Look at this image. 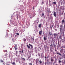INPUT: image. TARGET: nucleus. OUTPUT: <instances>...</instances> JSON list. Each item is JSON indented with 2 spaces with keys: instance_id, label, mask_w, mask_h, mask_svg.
<instances>
[{
  "instance_id": "f257e3e1",
  "label": "nucleus",
  "mask_w": 65,
  "mask_h": 65,
  "mask_svg": "<svg viewBox=\"0 0 65 65\" xmlns=\"http://www.w3.org/2000/svg\"><path fill=\"white\" fill-rule=\"evenodd\" d=\"M42 29L40 30L39 32V34L40 35H42Z\"/></svg>"
},
{
  "instance_id": "f03ea898",
  "label": "nucleus",
  "mask_w": 65,
  "mask_h": 65,
  "mask_svg": "<svg viewBox=\"0 0 65 65\" xmlns=\"http://www.w3.org/2000/svg\"><path fill=\"white\" fill-rule=\"evenodd\" d=\"M29 46H30L31 49H32V48H33V46L32 45H31V44H29Z\"/></svg>"
},
{
  "instance_id": "7ed1b4c3",
  "label": "nucleus",
  "mask_w": 65,
  "mask_h": 65,
  "mask_svg": "<svg viewBox=\"0 0 65 65\" xmlns=\"http://www.w3.org/2000/svg\"><path fill=\"white\" fill-rule=\"evenodd\" d=\"M54 36H58V34L54 33Z\"/></svg>"
},
{
  "instance_id": "20e7f679",
  "label": "nucleus",
  "mask_w": 65,
  "mask_h": 65,
  "mask_svg": "<svg viewBox=\"0 0 65 65\" xmlns=\"http://www.w3.org/2000/svg\"><path fill=\"white\" fill-rule=\"evenodd\" d=\"M53 58V57H52L51 59V62H53L54 61V59H52Z\"/></svg>"
},
{
  "instance_id": "39448f33",
  "label": "nucleus",
  "mask_w": 65,
  "mask_h": 65,
  "mask_svg": "<svg viewBox=\"0 0 65 65\" xmlns=\"http://www.w3.org/2000/svg\"><path fill=\"white\" fill-rule=\"evenodd\" d=\"M54 16L55 17H56V12H54Z\"/></svg>"
},
{
  "instance_id": "423d86ee",
  "label": "nucleus",
  "mask_w": 65,
  "mask_h": 65,
  "mask_svg": "<svg viewBox=\"0 0 65 65\" xmlns=\"http://www.w3.org/2000/svg\"><path fill=\"white\" fill-rule=\"evenodd\" d=\"M26 46H27L28 48L29 49H30V46H29L28 45H27Z\"/></svg>"
},
{
  "instance_id": "0eeeda50",
  "label": "nucleus",
  "mask_w": 65,
  "mask_h": 65,
  "mask_svg": "<svg viewBox=\"0 0 65 65\" xmlns=\"http://www.w3.org/2000/svg\"><path fill=\"white\" fill-rule=\"evenodd\" d=\"M56 54H57L58 55H60V56L62 55H61V54L59 53V52H57Z\"/></svg>"
},
{
  "instance_id": "6e6552de",
  "label": "nucleus",
  "mask_w": 65,
  "mask_h": 65,
  "mask_svg": "<svg viewBox=\"0 0 65 65\" xmlns=\"http://www.w3.org/2000/svg\"><path fill=\"white\" fill-rule=\"evenodd\" d=\"M41 24H39L38 26L39 28H41Z\"/></svg>"
},
{
  "instance_id": "1a4fd4ad",
  "label": "nucleus",
  "mask_w": 65,
  "mask_h": 65,
  "mask_svg": "<svg viewBox=\"0 0 65 65\" xmlns=\"http://www.w3.org/2000/svg\"><path fill=\"white\" fill-rule=\"evenodd\" d=\"M65 22V20H62V23H64Z\"/></svg>"
},
{
  "instance_id": "9d476101",
  "label": "nucleus",
  "mask_w": 65,
  "mask_h": 65,
  "mask_svg": "<svg viewBox=\"0 0 65 65\" xmlns=\"http://www.w3.org/2000/svg\"><path fill=\"white\" fill-rule=\"evenodd\" d=\"M46 39V37L44 36V40H45Z\"/></svg>"
},
{
  "instance_id": "9b49d317",
  "label": "nucleus",
  "mask_w": 65,
  "mask_h": 65,
  "mask_svg": "<svg viewBox=\"0 0 65 65\" xmlns=\"http://www.w3.org/2000/svg\"><path fill=\"white\" fill-rule=\"evenodd\" d=\"M3 51L4 52H7V50H4Z\"/></svg>"
},
{
  "instance_id": "f8f14e48",
  "label": "nucleus",
  "mask_w": 65,
  "mask_h": 65,
  "mask_svg": "<svg viewBox=\"0 0 65 65\" xmlns=\"http://www.w3.org/2000/svg\"><path fill=\"white\" fill-rule=\"evenodd\" d=\"M39 63L40 64H41V63H42V61H41V60H40L39 61Z\"/></svg>"
},
{
  "instance_id": "ddd939ff",
  "label": "nucleus",
  "mask_w": 65,
  "mask_h": 65,
  "mask_svg": "<svg viewBox=\"0 0 65 65\" xmlns=\"http://www.w3.org/2000/svg\"><path fill=\"white\" fill-rule=\"evenodd\" d=\"M14 48L15 49V51H16V50H17V47H14Z\"/></svg>"
},
{
  "instance_id": "4468645a",
  "label": "nucleus",
  "mask_w": 65,
  "mask_h": 65,
  "mask_svg": "<svg viewBox=\"0 0 65 65\" xmlns=\"http://www.w3.org/2000/svg\"><path fill=\"white\" fill-rule=\"evenodd\" d=\"M21 59H22V60H25V59L24 58L22 57H21Z\"/></svg>"
},
{
  "instance_id": "2eb2a0df",
  "label": "nucleus",
  "mask_w": 65,
  "mask_h": 65,
  "mask_svg": "<svg viewBox=\"0 0 65 65\" xmlns=\"http://www.w3.org/2000/svg\"><path fill=\"white\" fill-rule=\"evenodd\" d=\"M59 63H61L62 62V61L60 60H59Z\"/></svg>"
},
{
  "instance_id": "dca6fc26",
  "label": "nucleus",
  "mask_w": 65,
  "mask_h": 65,
  "mask_svg": "<svg viewBox=\"0 0 65 65\" xmlns=\"http://www.w3.org/2000/svg\"><path fill=\"white\" fill-rule=\"evenodd\" d=\"M23 39L24 40V41H26V39L24 38V39Z\"/></svg>"
},
{
  "instance_id": "f3484780",
  "label": "nucleus",
  "mask_w": 65,
  "mask_h": 65,
  "mask_svg": "<svg viewBox=\"0 0 65 65\" xmlns=\"http://www.w3.org/2000/svg\"><path fill=\"white\" fill-rule=\"evenodd\" d=\"M53 4H55V5H56V2H54Z\"/></svg>"
},
{
  "instance_id": "a211bd4d",
  "label": "nucleus",
  "mask_w": 65,
  "mask_h": 65,
  "mask_svg": "<svg viewBox=\"0 0 65 65\" xmlns=\"http://www.w3.org/2000/svg\"><path fill=\"white\" fill-rule=\"evenodd\" d=\"M15 63L14 62H13V63H12V64H13V65H15Z\"/></svg>"
},
{
  "instance_id": "6ab92c4d",
  "label": "nucleus",
  "mask_w": 65,
  "mask_h": 65,
  "mask_svg": "<svg viewBox=\"0 0 65 65\" xmlns=\"http://www.w3.org/2000/svg\"><path fill=\"white\" fill-rule=\"evenodd\" d=\"M15 45V47H17V44H14Z\"/></svg>"
},
{
  "instance_id": "aec40b11",
  "label": "nucleus",
  "mask_w": 65,
  "mask_h": 65,
  "mask_svg": "<svg viewBox=\"0 0 65 65\" xmlns=\"http://www.w3.org/2000/svg\"><path fill=\"white\" fill-rule=\"evenodd\" d=\"M59 38H60V39H61V36H59Z\"/></svg>"
},
{
  "instance_id": "412c9836",
  "label": "nucleus",
  "mask_w": 65,
  "mask_h": 65,
  "mask_svg": "<svg viewBox=\"0 0 65 65\" xmlns=\"http://www.w3.org/2000/svg\"><path fill=\"white\" fill-rule=\"evenodd\" d=\"M43 15H44V13H43L42 14V17L43 16Z\"/></svg>"
},
{
  "instance_id": "4be33fe9",
  "label": "nucleus",
  "mask_w": 65,
  "mask_h": 65,
  "mask_svg": "<svg viewBox=\"0 0 65 65\" xmlns=\"http://www.w3.org/2000/svg\"><path fill=\"white\" fill-rule=\"evenodd\" d=\"M16 34L17 35H19V33H17V34Z\"/></svg>"
},
{
  "instance_id": "5701e85b",
  "label": "nucleus",
  "mask_w": 65,
  "mask_h": 65,
  "mask_svg": "<svg viewBox=\"0 0 65 65\" xmlns=\"http://www.w3.org/2000/svg\"><path fill=\"white\" fill-rule=\"evenodd\" d=\"M1 62H3V60H1Z\"/></svg>"
},
{
  "instance_id": "b1692460",
  "label": "nucleus",
  "mask_w": 65,
  "mask_h": 65,
  "mask_svg": "<svg viewBox=\"0 0 65 65\" xmlns=\"http://www.w3.org/2000/svg\"><path fill=\"white\" fill-rule=\"evenodd\" d=\"M60 31L61 32V31L62 30V29H61V28H60Z\"/></svg>"
},
{
  "instance_id": "393cba45",
  "label": "nucleus",
  "mask_w": 65,
  "mask_h": 65,
  "mask_svg": "<svg viewBox=\"0 0 65 65\" xmlns=\"http://www.w3.org/2000/svg\"><path fill=\"white\" fill-rule=\"evenodd\" d=\"M59 60H61V59H62V58H61L59 57Z\"/></svg>"
},
{
  "instance_id": "a878e982",
  "label": "nucleus",
  "mask_w": 65,
  "mask_h": 65,
  "mask_svg": "<svg viewBox=\"0 0 65 65\" xmlns=\"http://www.w3.org/2000/svg\"><path fill=\"white\" fill-rule=\"evenodd\" d=\"M51 35H53V34H52L51 33V34H50Z\"/></svg>"
},
{
  "instance_id": "bb28decb",
  "label": "nucleus",
  "mask_w": 65,
  "mask_h": 65,
  "mask_svg": "<svg viewBox=\"0 0 65 65\" xmlns=\"http://www.w3.org/2000/svg\"><path fill=\"white\" fill-rule=\"evenodd\" d=\"M18 52L17 51H16V54H17V55L18 54Z\"/></svg>"
},
{
  "instance_id": "cd10ccee",
  "label": "nucleus",
  "mask_w": 65,
  "mask_h": 65,
  "mask_svg": "<svg viewBox=\"0 0 65 65\" xmlns=\"http://www.w3.org/2000/svg\"><path fill=\"white\" fill-rule=\"evenodd\" d=\"M62 50L61 49L60 51V52H62Z\"/></svg>"
},
{
  "instance_id": "c85d7f7f",
  "label": "nucleus",
  "mask_w": 65,
  "mask_h": 65,
  "mask_svg": "<svg viewBox=\"0 0 65 65\" xmlns=\"http://www.w3.org/2000/svg\"><path fill=\"white\" fill-rule=\"evenodd\" d=\"M29 65H32V63H29Z\"/></svg>"
},
{
  "instance_id": "c756f323",
  "label": "nucleus",
  "mask_w": 65,
  "mask_h": 65,
  "mask_svg": "<svg viewBox=\"0 0 65 65\" xmlns=\"http://www.w3.org/2000/svg\"><path fill=\"white\" fill-rule=\"evenodd\" d=\"M31 39H32V40H33V41H34V38H32Z\"/></svg>"
},
{
  "instance_id": "7c9ffc66",
  "label": "nucleus",
  "mask_w": 65,
  "mask_h": 65,
  "mask_svg": "<svg viewBox=\"0 0 65 65\" xmlns=\"http://www.w3.org/2000/svg\"><path fill=\"white\" fill-rule=\"evenodd\" d=\"M29 58H30V56H29L28 57V58L29 59Z\"/></svg>"
},
{
  "instance_id": "2f4dec72",
  "label": "nucleus",
  "mask_w": 65,
  "mask_h": 65,
  "mask_svg": "<svg viewBox=\"0 0 65 65\" xmlns=\"http://www.w3.org/2000/svg\"><path fill=\"white\" fill-rule=\"evenodd\" d=\"M22 53H23V50H22Z\"/></svg>"
},
{
  "instance_id": "473e14b6",
  "label": "nucleus",
  "mask_w": 65,
  "mask_h": 65,
  "mask_svg": "<svg viewBox=\"0 0 65 65\" xmlns=\"http://www.w3.org/2000/svg\"><path fill=\"white\" fill-rule=\"evenodd\" d=\"M34 7H33V9H34Z\"/></svg>"
},
{
  "instance_id": "72a5a7b5",
  "label": "nucleus",
  "mask_w": 65,
  "mask_h": 65,
  "mask_svg": "<svg viewBox=\"0 0 65 65\" xmlns=\"http://www.w3.org/2000/svg\"><path fill=\"white\" fill-rule=\"evenodd\" d=\"M64 27H65V24H64Z\"/></svg>"
},
{
  "instance_id": "f704fd0d",
  "label": "nucleus",
  "mask_w": 65,
  "mask_h": 65,
  "mask_svg": "<svg viewBox=\"0 0 65 65\" xmlns=\"http://www.w3.org/2000/svg\"><path fill=\"white\" fill-rule=\"evenodd\" d=\"M49 35H50V32H49Z\"/></svg>"
},
{
  "instance_id": "c9c22d12",
  "label": "nucleus",
  "mask_w": 65,
  "mask_h": 65,
  "mask_svg": "<svg viewBox=\"0 0 65 65\" xmlns=\"http://www.w3.org/2000/svg\"><path fill=\"white\" fill-rule=\"evenodd\" d=\"M52 44H51L50 45V46H52Z\"/></svg>"
},
{
  "instance_id": "e433bc0d",
  "label": "nucleus",
  "mask_w": 65,
  "mask_h": 65,
  "mask_svg": "<svg viewBox=\"0 0 65 65\" xmlns=\"http://www.w3.org/2000/svg\"><path fill=\"white\" fill-rule=\"evenodd\" d=\"M49 12H51V11H49Z\"/></svg>"
},
{
  "instance_id": "4c0bfd02",
  "label": "nucleus",
  "mask_w": 65,
  "mask_h": 65,
  "mask_svg": "<svg viewBox=\"0 0 65 65\" xmlns=\"http://www.w3.org/2000/svg\"><path fill=\"white\" fill-rule=\"evenodd\" d=\"M64 53L65 54V51H64Z\"/></svg>"
},
{
  "instance_id": "58836bf2",
  "label": "nucleus",
  "mask_w": 65,
  "mask_h": 65,
  "mask_svg": "<svg viewBox=\"0 0 65 65\" xmlns=\"http://www.w3.org/2000/svg\"><path fill=\"white\" fill-rule=\"evenodd\" d=\"M47 23H46V25H47Z\"/></svg>"
},
{
  "instance_id": "ea45409f",
  "label": "nucleus",
  "mask_w": 65,
  "mask_h": 65,
  "mask_svg": "<svg viewBox=\"0 0 65 65\" xmlns=\"http://www.w3.org/2000/svg\"><path fill=\"white\" fill-rule=\"evenodd\" d=\"M52 26H53V25H52Z\"/></svg>"
},
{
  "instance_id": "a19ab883",
  "label": "nucleus",
  "mask_w": 65,
  "mask_h": 65,
  "mask_svg": "<svg viewBox=\"0 0 65 65\" xmlns=\"http://www.w3.org/2000/svg\"><path fill=\"white\" fill-rule=\"evenodd\" d=\"M58 39H59V38L58 37Z\"/></svg>"
},
{
  "instance_id": "79ce46f5",
  "label": "nucleus",
  "mask_w": 65,
  "mask_h": 65,
  "mask_svg": "<svg viewBox=\"0 0 65 65\" xmlns=\"http://www.w3.org/2000/svg\"><path fill=\"white\" fill-rule=\"evenodd\" d=\"M19 52H21V51H20Z\"/></svg>"
},
{
  "instance_id": "37998d69",
  "label": "nucleus",
  "mask_w": 65,
  "mask_h": 65,
  "mask_svg": "<svg viewBox=\"0 0 65 65\" xmlns=\"http://www.w3.org/2000/svg\"><path fill=\"white\" fill-rule=\"evenodd\" d=\"M5 56H7V55H5Z\"/></svg>"
},
{
  "instance_id": "c03bdc74",
  "label": "nucleus",
  "mask_w": 65,
  "mask_h": 65,
  "mask_svg": "<svg viewBox=\"0 0 65 65\" xmlns=\"http://www.w3.org/2000/svg\"><path fill=\"white\" fill-rule=\"evenodd\" d=\"M62 25H63V23H62Z\"/></svg>"
},
{
  "instance_id": "a18cd8bd",
  "label": "nucleus",
  "mask_w": 65,
  "mask_h": 65,
  "mask_svg": "<svg viewBox=\"0 0 65 65\" xmlns=\"http://www.w3.org/2000/svg\"><path fill=\"white\" fill-rule=\"evenodd\" d=\"M55 51H56V50H55Z\"/></svg>"
},
{
  "instance_id": "49530a36",
  "label": "nucleus",
  "mask_w": 65,
  "mask_h": 65,
  "mask_svg": "<svg viewBox=\"0 0 65 65\" xmlns=\"http://www.w3.org/2000/svg\"><path fill=\"white\" fill-rule=\"evenodd\" d=\"M33 65H34V64H33Z\"/></svg>"
}]
</instances>
